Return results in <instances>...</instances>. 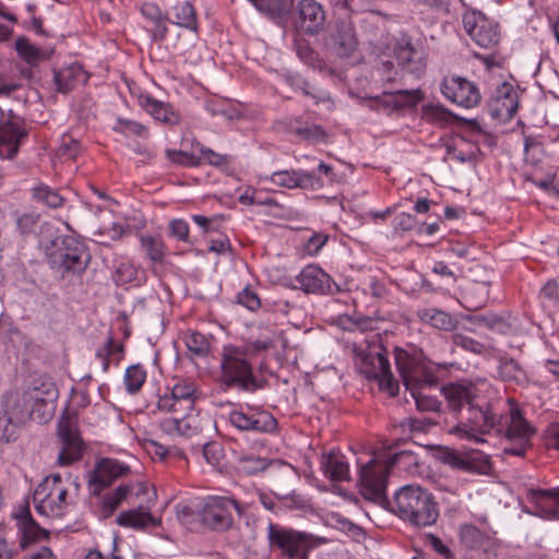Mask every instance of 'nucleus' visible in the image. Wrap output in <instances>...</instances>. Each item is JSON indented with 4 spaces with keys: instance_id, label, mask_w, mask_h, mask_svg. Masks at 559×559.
Listing matches in <instances>:
<instances>
[{
    "instance_id": "1",
    "label": "nucleus",
    "mask_w": 559,
    "mask_h": 559,
    "mask_svg": "<svg viewBox=\"0 0 559 559\" xmlns=\"http://www.w3.org/2000/svg\"><path fill=\"white\" fill-rule=\"evenodd\" d=\"M448 408L460 416L451 432L461 439L485 442L484 435H495L504 442L503 454L523 457L532 448L535 428L519 408L498 414L497 392L487 383H450L442 388Z\"/></svg>"
},
{
    "instance_id": "2",
    "label": "nucleus",
    "mask_w": 559,
    "mask_h": 559,
    "mask_svg": "<svg viewBox=\"0 0 559 559\" xmlns=\"http://www.w3.org/2000/svg\"><path fill=\"white\" fill-rule=\"evenodd\" d=\"M80 490L78 477L68 474H51L43 479L34 491L33 500L36 511L45 516L63 518Z\"/></svg>"
},
{
    "instance_id": "3",
    "label": "nucleus",
    "mask_w": 559,
    "mask_h": 559,
    "mask_svg": "<svg viewBox=\"0 0 559 559\" xmlns=\"http://www.w3.org/2000/svg\"><path fill=\"white\" fill-rule=\"evenodd\" d=\"M218 383L224 391L254 393L264 386L253 365L248 358V350L235 345H226L222 349Z\"/></svg>"
},
{
    "instance_id": "4",
    "label": "nucleus",
    "mask_w": 559,
    "mask_h": 559,
    "mask_svg": "<svg viewBox=\"0 0 559 559\" xmlns=\"http://www.w3.org/2000/svg\"><path fill=\"white\" fill-rule=\"evenodd\" d=\"M391 510L416 527L430 526L439 516L438 503L432 493L415 485L403 486L395 492Z\"/></svg>"
},
{
    "instance_id": "5",
    "label": "nucleus",
    "mask_w": 559,
    "mask_h": 559,
    "mask_svg": "<svg viewBox=\"0 0 559 559\" xmlns=\"http://www.w3.org/2000/svg\"><path fill=\"white\" fill-rule=\"evenodd\" d=\"M418 466V455L411 450H402L390 457L388 465L370 460L360 468V493L366 499L381 506H390L385 495L390 466Z\"/></svg>"
},
{
    "instance_id": "6",
    "label": "nucleus",
    "mask_w": 559,
    "mask_h": 559,
    "mask_svg": "<svg viewBox=\"0 0 559 559\" xmlns=\"http://www.w3.org/2000/svg\"><path fill=\"white\" fill-rule=\"evenodd\" d=\"M266 540L271 559H308L321 538L307 532L270 522Z\"/></svg>"
},
{
    "instance_id": "7",
    "label": "nucleus",
    "mask_w": 559,
    "mask_h": 559,
    "mask_svg": "<svg viewBox=\"0 0 559 559\" xmlns=\"http://www.w3.org/2000/svg\"><path fill=\"white\" fill-rule=\"evenodd\" d=\"M50 267L62 277L82 274L88 264L90 254L83 242L71 236L56 237L47 248Z\"/></svg>"
},
{
    "instance_id": "8",
    "label": "nucleus",
    "mask_w": 559,
    "mask_h": 559,
    "mask_svg": "<svg viewBox=\"0 0 559 559\" xmlns=\"http://www.w3.org/2000/svg\"><path fill=\"white\" fill-rule=\"evenodd\" d=\"M394 358L397 371L407 391L432 388L438 384V377L427 368L418 355H411L402 348H395Z\"/></svg>"
},
{
    "instance_id": "9",
    "label": "nucleus",
    "mask_w": 559,
    "mask_h": 559,
    "mask_svg": "<svg viewBox=\"0 0 559 559\" xmlns=\"http://www.w3.org/2000/svg\"><path fill=\"white\" fill-rule=\"evenodd\" d=\"M241 515L243 507L233 497L209 496L204 498L200 516L203 524L215 532H226L234 524L233 512Z\"/></svg>"
},
{
    "instance_id": "10",
    "label": "nucleus",
    "mask_w": 559,
    "mask_h": 559,
    "mask_svg": "<svg viewBox=\"0 0 559 559\" xmlns=\"http://www.w3.org/2000/svg\"><path fill=\"white\" fill-rule=\"evenodd\" d=\"M359 369L366 378L378 381L391 396L399 394V383L393 378L388 352L382 346L369 347L366 353H362Z\"/></svg>"
},
{
    "instance_id": "11",
    "label": "nucleus",
    "mask_w": 559,
    "mask_h": 559,
    "mask_svg": "<svg viewBox=\"0 0 559 559\" xmlns=\"http://www.w3.org/2000/svg\"><path fill=\"white\" fill-rule=\"evenodd\" d=\"M228 423L242 433H272L277 428V420L270 412L242 406L228 414Z\"/></svg>"
},
{
    "instance_id": "12",
    "label": "nucleus",
    "mask_w": 559,
    "mask_h": 559,
    "mask_svg": "<svg viewBox=\"0 0 559 559\" xmlns=\"http://www.w3.org/2000/svg\"><path fill=\"white\" fill-rule=\"evenodd\" d=\"M58 436L62 442V450L58 455V464L68 466L79 461L83 453V441L79 433L78 416L64 414L58 423Z\"/></svg>"
},
{
    "instance_id": "13",
    "label": "nucleus",
    "mask_w": 559,
    "mask_h": 559,
    "mask_svg": "<svg viewBox=\"0 0 559 559\" xmlns=\"http://www.w3.org/2000/svg\"><path fill=\"white\" fill-rule=\"evenodd\" d=\"M463 26L471 38L483 48H493L500 41L499 24L479 11L463 14Z\"/></svg>"
},
{
    "instance_id": "14",
    "label": "nucleus",
    "mask_w": 559,
    "mask_h": 559,
    "mask_svg": "<svg viewBox=\"0 0 559 559\" xmlns=\"http://www.w3.org/2000/svg\"><path fill=\"white\" fill-rule=\"evenodd\" d=\"M326 46L332 53L342 59L354 56L359 46L356 27L349 19H340L335 22L326 39Z\"/></svg>"
},
{
    "instance_id": "15",
    "label": "nucleus",
    "mask_w": 559,
    "mask_h": 559,
    "mask_svg": "<svg viewBox=\"0 0 559 559\" xmlns=\"http://www.w3.org/2000/svg\"><path fill=\"white\" fill-rule=\"evenodd\" d=\"M440 87L444 97L461 107L474 108L480 103L478 86L463 76H445Z\"/></svg>"
},
{
    "instance_id": "16",
    "label": "nucleus",
    "mask_w": 559,
    "mask_h": 559,
    "mask_svg": "<svg viewBox=\"0 0 559 559\" xmlns=\"http://www.w3.org/2000/svg\"><path fill=\"white\" fill-rule=\"evenodd\" d=\"M197 386L193 382H177L169 394L159 396L157 409L166 413H192L195 405Z\"/></svg>"
},
{
    "instance_id": "17",
    "label": "nucleus",
    "mask_w": 559,
    "mask_h": 559,
    "mask_svg": "<svg viewBox=\"0 0 559 559\" xmlns=\"http://www.w3.org/2000/svg\"><path fill=\"white\" fill-rule=\"evenodd\" d=\"M394 57L399 67L416 78H420L426 71L425 52L420 45L412 41L407 35H402L394 45Z\"/></svg>"
},
{
    "instance_id": "18",
    "label": "nucleus",
    "mask_w": 559,
    "mask_h": 559,
    "mask_svg": "<svg viewBox=\"0 0 559 559\" xmlns=\"http://www.w3.org/2000/svg\"><path fill=\"white\" fill-rule=\"evenodd\" d=\"M295 15L296 27L305 34L318 35L325 26L326 13L317 0H298Z\"/></svg>"
},
{
    "instance_id": "19",
    "label": "nucleus",
    "mask_w": 559,
    "mask_h": 559,
    "mask_svg": "<svg viewBox=\"0 0 559 559\" xmlns=\"http://www.w3.org/2000/svg\"><path fill=\"white\" fill-rule=\"evenodd\" d=\"M298 287L306 294L334 295L341 289L340 286L317 265H307L296 276Z\"/></svg>"
},
{
    "instance_id": "20",
    "label": "nucleus",
    "mask_w": 559,
    "mask_h": 559,
    "mask_svg": "<svg viewBox=\"0 0 559 559\" xmlns=\"http://www.w3.org/2000/svg\"><path fill=\"white\" fill-rule=\"evenodd\" d=\"M130 472L128 465L114 459H102L88 476V487L93 495L98 496L109 487L117 478Z\"/></svg>"
},
{
    "instance_id": "21",
    "label": "nucleus",
    "mask_w": 559,
    "mask_h": 559,
    "mask_svg": "<svg viewBox=\"0 0 559 559\" xmlns=\"http://www.w3.org/2000/svg\"><path fill=\"white\" fill-rule=\"evenodd\" d=\"M271 181L278 187L294 189L318 190L323 188L324 181L316 171L306 170H280L271 175Z\"/></svg>"
},
{
    "instance_id": "22",
    "label": "nucleus",
    "mask_w": 559,
    "mask_h": 559,
    "mask_svg": "<svg viewBox=\"0 0 559 559\" xmlns=\"http://www.w3.org/2000/svg\"><path fill=\"white\" fill-rule=\"evenodd\" d=\"M519 108V97L513 85L503 82L497 87L493 99L490 103V115L500 120H510Z\"/></svg>"
},
{
    "instance_id": "23",
    "label": "nucleus",
    "mask_w": 559,
    "mask_h": 559,
    "mask_svg": "<svg viewBox=\"0 0 559 559\" xmlns=\"http://www.w3.org/2000/svg\"><path fill=\"white\" fill-rule=\"evenodd\" d=\"M173 416L159 423L163 432L169 436L191 438L201 432L198 418L192 413H171Z\"/></svg>"
},
{
    "instance_id": "24",
    "label": "nucleus",
    "mask_w": 559,
    "mask_h": 559,
    "mask_svg": "<svg viewBox=\"0 0 559 559\" xmlns=\"http://www.w3.org/2000/svg\"><path fill=\"white\" fill-rule=\"evenodd\" d=\"M26 135L27 132L17 122H0V157L13 158L19 152L21 140Z\"/></svg>"
},
{
    "instance_id": "25",
    "label": "nucleus",
    "mask_w": 559,
    "mask_h": 559,
    "mask_svg": "<svg viewBox=\"0 0 559 559\" xmlns=\"http://www.w3.org/2000/svg\"><path fill=\"white\" fill-rule=\"evenodd\" d=\"M416 314L420 322L444 332H453L460 324L456 317L438 308L418 309Z\"/></svg>"
},
{
    "instance_id": "26",
    "label": "nucleus",
    "mask_w": 559,
    "mask_h": 559,
    "mask_svg": "<svg viewBox=\"0 0 559 559\" xmlns=\"http://www.w3.org/2000/svg\"><path fill=\"white\" fill-rule=\"evenodd\" d=\"M139 103L157 121L171 126L180 122L179 114L174 110L170 104L157 100L148 95L141 96Z\"/></svg>"
},
{
    "instance_id": "27",
    "label": "nucleus",
    "mask_w": 559,
    "mask_h": 559,
    "mask_svg": "<svg viewBox=\"0 0 559 559\" xmlns=\"http://www.w3.org/2000/svg\"><path fill=\"white\" fill-rule=\"evenodd\" d=\"M58 396V390L55 383L51 381L43 382L40 386L34 385L23 394L25 404H31L27 407V413L33 416L36 412V407L46 406L47 402H53Z\"/></svg>"
},
{
    "instance_id": "28",
    "label": "nucleus",
    "mask_w": 559,
    "mask_h": 559,
    "mask_svg": "<svg viewBox=\"0 0 559 559\" xmlns=\"http://www.w3.org/2000/svg\"><path fill=\"white\" fill-rule=\"evenodd\" d=\"M530 496L542 516L550 519L559 516V486L551 489H532Z\"/></svg>"
},
{
    "instance_id": "29",
    "label": "nucleus",
    "mask_w": 559,
    "mask_h": 559,
    "mask_svg": "<svg viewBox=\"0 0 559 559\" xmlns=\"http://www.w3.org/2000/svg\"><path fill=\"white\" fill-rule=\"evenodd\" d=\"M321 468L330 480L344 481L349 478V466L340 451L332 450L321 459Z\"/></svg>"
},
{
    "instance_id": "30",
    "label": "nucleus",
    "mask_w": 559,
    "mask_h": 559,
    "mask_svg": "<svg viewBox=\"0 0 559 559\" xmlns=\"http://www.w3.org/2000/svg\"><path fill=\"white\" fill-rule=\"evenodd\" d=\"M286 126L288 132L309 143H324L328 140V133L321 126L304 122L300 118L289 119Z\"/></svg>"
},
{
    "instance_id": "31",
    "label": "nucleus",
    "mask_w": 559,
    "mask_h": 559,
    "mask_svg": "<svg viewBox=\"0 0 559 559\" xmlns=\"http://www.w3.org/2000/svg\"><path fill=\"white\" fill-rule=\"evenodd\" d=\"M241 462H252L253 466L250 468V472H258L266 469L270 473L271 477L281 476L285 480H294L296 478V472L293 465L284 461H270L265 462L264 459L261 457H248L242 459Z\"/></svg>"
},
{
    "instance_id": "32",
    "label": "nucleus",
    "mask_w": 559,
    "mask_h": 559,
    "mask_svg": "<svg viewBox=\"0 0 559 559\" xmlns=\"http://www.w3.org/2000/svg\"><path fill=\"white\" fill-rule=\"evenodd\" d=\"M489 288L486 283H469L462 293L461 305L468 311H476L484 307L488 300Z\"/></svg>"
},
{
    "instance_id": "33",
    "label": "nucleus",
    "mask_w": 559,
    "mask_h": 559,
    "mask_svg": "<svg viewBox=\"0 0 559 559\" xmlns=\"http://www.w3.org/2000/svg\"><path fill=\"white\" fill-rule=\"evenodd\" d=\"M261 13L273 21L284 20L293 10V0H248Z\"/></svg>"
},
{
    "instance_id": "34",
    "label": "nucleus",
    "mask_w": 559,
    "mask_h": 559,
    "mask_svg": "<svg viewBox=\"0 0 559 559\" xmlns=\"http://www.w3.org/2000/svg\"><path fill=\"white\" fill-rule=\"evenodd\" d=\"M140 11L154 25L153 38L157 40L164 39L168 33V27L166 26L168 19L163 14L160 8L153 2H145L141 5Z\"/></svg>"
},
{
    "instance_id": "35",
    "label": "nucleus",
    "mask_w": 559,
    "mask_h": 559,
    "mask_svg": "<svg viewBox=\"0 0 559 559\" xmlns=\"http://www.w3.org/2000/svg\"><path fill=\"white\" fill-rule=\"evenodd\" d=\"M84 75L82 67L78 63H72L69 67L61 68L53 71V81L56 90L61 93H67L74 88L75 84Z\"/></svg>"
},
{
    "instance_id": "36",
    "label": "nucleus",
    "mask_w": 559,
    "mask_h": 559,
    "mask_svg": "<svg viewBox=\"0 0 559 559\" xmlns=\"http://www.w3.org/2000/svg\"><path fill=\"white\" fill-rule=\"evenodd\" d=\"M117 523L120 526L131 527L134 530H142L147 526H156L158 523L150 512L143 509H133L120 513L117 518Z\"/></svg>"
},
{
    "instance_id": "37",
    "label": "nucleus",
    "mask_w": 559,
    "mask_h": 559,
    "mask_svg": "<svg viewBox=\"0 0 559 559\" xmlns=\"http://www.w3.org/2000/svg\"><path fill=\"white\" fill-rule=\"evenodd\" d=\"M175 19L169 20L173 24L198 33V15L193 4L190 1L178 2L174 8Z\"/></svg>"
},
{
    "instance_id": "38",
    "label": "nucleus",
    "mask_w": 559,
    "mask_h": 559,
    "mask_svg": "<svg viewBox=\"0 0 559 559\" xmlns=\"http://www.w3.org/2000/svg\"><path fill=\"white\" fill-rule=\"evenodd\" d=\"M466 319L478 326H485L499 334H509L513 330L512 324L507 319L495 313L469 314Z\"/></svg>"
},
{
    "instance_id": "39",
    "label": "nucleus",
    "mask_w": 559,
    "mask_h": 559,
    "mask_svg": "<svg viewBox=\"0 0 559 559\" xmlns=\"http://www.w3.org/2000/svg\"><path fill=\"white\" fill-rule=\"evenodd\" d=\"M183 342L191 356L204 359L211 353V340L198 331H187L183 335Z\"/></svg>"
},
{
    "instance_id": "40",
    "label": "nucleus",
    "mask_w": 559,
    "mask_h": 559,
    "mask_svg": "<svg viewBox=\"0 0 559 559\" xmlns=\"http://www.w3.org/2000/svg\"><path fill=\"white\" fill-rule=\"evenodd\" d=\"M32 197L48 207L59 209L64 204V198L55 189L45 183H38L32 189Z\"/></svg>"
},
{
    "instance_id": "41",
    "label": "nucleus",
    "mask_w": 559,
    "mask_h": 559,
    "mask_svg": "<svg viewBox=\"0 0 559 559\" xmlns=\"http://www.w3.org/2000/svg\"><path fill=\"white\" fill-rule=\"evenodd\" d=\"M146 379V371L142 365L136 364L127 368L124 373V384L128 393H138Z\"/></svg>"
},
{
    "instance_id": "42",
    "label": "nucleus",
    "mask_w": 559,
    "mask_h": 559,
    "mask_svg": "<svg viewBox=\"0 0 559 559\" xmlns=\"http://www.w3.org/2000/svg\"><path fill=\"white\" fill-rule=\"evenodd\" d=\"M498 372L503 381L519 383L525 379L524 370L513 358L501 359Z\"/></svg>"
},
{
    "instance_id": "43",
    "label": "nucleus",
    "mask_w": 559,
    "mask_h": 559,
    "mask_svg": "<svg viewBox=\"0 0 559 559\" xmlns=\"http://www.w3.org/2000/svg\"><path fill=\"white\" fill-rule=\"evenodd\" d=\"M361 103L365 104L371 110L382 111L388 115L395 111L393 94L389 92H384L381 95L377 96L364 97L361 98Z\"/></svg>"
},
{
    "instance_id": "44",
    "label": "nucleus",
    "mask_w": 559,
    "mask_h": 559,
    "mask_svg": "<svg viewBox=\"0 0 559 559\" xmlns=\"http://www.w3.org/2000/svg\"><path fill=\"white\" fill-rule=\"evenodd\" d=\"M21 546L24 548L27 544L45 539L48 537V532L41 528L33 519H26L22 524Z\"/></svg>"
},
{
    "instance_id": "45",
    "label": "nucleus",
    "mask_w": 559,
    "mask_h": 559,
    "mask_svg": "<svg viewBox=\"0 0 559 559\" xmlns=\"http://www.w3.org/2000/svg\"><path fill=\"white\" fill-rule=\"evenodd\" d=\"M141 247L147 258L156 263L162 262L165 257V247L160 239L153 236H141Z\"/></svg>"
},
{
    "instance_id": "46",
    "label": "nucleus",
    "mask_w": 559,
    "mask_h": 559,
    "mask_svg": "<svg viewBox=\"0 0 559 559\" xmlns=\"http://www.w3.org/2000/svg\"><path fill=\"white\" fill-rule=\"evenodd\" d=\"M393 94V102L395 103V110H400L406 107L417 106L424 98V94L420 90H401Z\"/></svg>"
},
{
    "instance_id": "47",
    "label": "nucleus",
    "mask_w": 559,
    "mask_h": 559,
    "mask_svg": "<svg viewBox=\"0 0 559 559\" xmlns=\"http://www.w3.org/2000/svg\"><path fill=\"white\" fill-rule=\"evenodd\" d=\"M466 472L476 474H488L491 463L487 455L481 452L465 453Z\"/></svg>"
},
{
    "instance_id": "48",
    "label": "nucleus",
    "mask_w": 559,
    "mask_h": 559,
    "mask_svg": "<svg viewBox=\"0 0 559 559\" xmlns=\"http://www.w3.org/2000/svg\"><path fill=\"white\" fill-rule=\"evenodd\" d=\"M166 157L175 165L183 167H198L202 165V158L198 157L192 153H188L181 150H166Z\"/></svg>"
},
{
    "instance_id": "49",
    "label": "nucleus",
    "mask_w": 559,
    "mask_h": 559,
    "mask_svg": "<svg viewBox=\"0 0 559 559\" xmlns=\"http://www.w3.org/2000/svg\"><path fill=\"white\" fill-rule=\"evenodd\" d=\"M82 151L81 143L64 134L61 138V142L56 151V155L63 159H75Z\"/></svg>"
},
{
    "instance_id": "50",
    "label": "nucleus",
    "mask_w": 559,
    "mask_h": 559,
    "mask_svg": "<svg viewBox=\"0 0 559 559\" xmlns=\"http://www.w3.org/2000/svg\"><path fill=\"white\" fill-rule=\"evenodd\" d=\"M114 130L123 134H132L140 138L148 136V131L145 126L130 119L119 118L117 120V124L114 127Z\"/></svg>"
},
{
    "instance_id": "51",
    "label": "nucleus",
    "mask_w": 559,
    "mask_h": 559,
    "mask_svg": "<svg viewBox=\"0 0 559 559\" xmlns=\"http://www.w3.org/2000/svg\"><path fill=\"white\" fill-rule=\"evenodd\" d=\"M295 50L299 59L309 67L316 68L320 63L319 53L306 40H295Z\"/></svg>"
},
{
    "instance_id": "52",
    "label": "nucleus",
    "mask_w": 559,
    "mask_h": 559,
    "mask_svg": "<svg viewBox=\"0 0 559 559\" xmlns=\"http://www.w3.org/2000/svg\"><path fill=\"white\" fill-rule=\"evenodd\" d=\"M123 352L122 344L116 343L112 336H109L104 346L97 352L96 356L102 359L103 371H107L110 365V357Z\"/></svg>"
},
{
    "instance_id": "53",
    "label": "nucleus",
    "mask_w": 559,
    "mask_h": 559,
    "mask_svg": "<svg viewBox=\"0 0 559 559\" xmlns=\"http://www.w3.org/2000/svg\"><path fill=\"white\" fill-rule=\"evenodd\" d=\"M15 50L21 58L27 63H34L38 60L39 51L31 44L29 39L25 36H20L15 40Z\"/></svg>"
},
{
    "instance_id": "54",
    "label": "nucleus",
    "mask_w": 559,
    "mask_h": 559,
    "mask_svg": "<svg viewBox=\"0 0 559 559\" xmlns=\"http://www.w3.org/2000/svg\"><path fill=\"white\" fill-rule=\"evenodd\" d=\"M409 393L420 412H438L440 409V402L437 397L425 394L420 390L409 391Z\"/></svg>"
},
{
    "instance_id": "55",
    "label": "nucleus",
    "mask_w": 559,
    "mask_h": 559,
    "mask_svg": "<svg viewBox=\"0 0 559 559\" xmlns=\"http://www.w3.org/2000/svg\"><path fill=\"white\" fill-rule=\"evenodd\" d=\"M199 150H200V158H202V164H209L211 166L221 167V166H227L231 158L229 155L226 154H219L214 152L213 150L205 147L198 143Z\"/></svg>"
},
{
    "instance_id": "56",
    "label": "nucleus",
    "mask_w": 559,
    "mask_h": 559,
    "mask_svg": "<svg viewBox=\"0 0 559 559\" xmlns=\"http://www.w3.org/2000/svg\"><path fill=\"white\" fill-rule=\"evenodd\" d=\"M40 215L36 212H27L16 215V230L21 235H29L35 231Z\"/></svg>"
},
{
    "instance_id": "57",
    "label": "nucleus",
    "mask_w": 559,
    "mask_h": 559,
    "mask_svg": "<svg viewBox=\"0 0 559 559\" xmlns=\"http://www.w3.org/2000/svg\"><path fill=\"white\" fill-rule=\"evenodd\" d=\"M130 490V485L118 486L114 491H111L104 498V508L110 512H114L119 507V504L127 498Z\"/></svg>"
},
{
    "instance_id": "58",
    "label": "nucleus",
    "mask_w": 559,
    "mask_h": 559,
    "mask_svg": "<svg viewBox=\"0 0 559 559\" xmlns=\"http://www.w3.org/2000/svg\"><path fill=\"white\" fill-rule=\"evenodd\" d=\"M440 460L451 468L466 472L465 454L463 453L452 449H445L440 453Z\"/></svg>"
},
{
    "instance_id": "59",
    "label": "nucleus",
    "mask_w": 559,
    "mask_h": 559,
    "mask_svg": "<svg viewBox=\"0 0 559 559\" xmlns=\"http://www.w3.org/2000/svg\"><path fill=\"white\" fill-rule=\"evenodd\" d=\"M248 350V358L255 357L261 353L267 352L275 347L274 341L270 337L258 338L241 346Z\"/></svg>"
},
{
    "instance_id": "60",
    "label": "nucleus",
    "mask_w": 559,
    "mask_h": 559,
    "mask_svg": "<svg viewBox=\"0 0 559 559\" xmlns=\"http://www.w3.org/2000/svg\"><path fill=\"white\" fill-rule=\"evenodd\" d=\"M236 301L250 311H254L261 306L259 296L249 287L243 288L240 293L237 294Z\"/></svg>"
},
{
    "instance_id": "61",
    "label": "nucleus",
    "mask_w": 559,
    "mask_h": 559,
    "mask_svg": "<svg viewBox=\"0 0 559 559\" xmlns=\"http://www.w3.org/2000/svg\"><path fill=\"white\" fill-rule=\"evenodd\" d=\"M418 221L415 216L408 213H399L393 219L394 230L401 231H415L417 230Z\"/></svg>"
},
{
    "instance_id": "62",
    "label": "nucleus",
    "mask_w": 559,
    "mask_h": 559,
    "mask_svg": "<svg viewBox=\"0 0 559 559\" xmlns=\"http://www.w3.org/2000/svg\"><path fill=\"white\" fill-rule=\"evenodd\" d=\"M423 115L429 121L443 122L448 121L450 112L441 105L429 104L423 106Z\"/></svg>"
},
{
    "instance_id": "63",
    "label": "nucleus",
    "mask_w": 559,
    "mask_h": 559,
    "mask_svg": "<svg viewBox=\"0 0 559 559\" xmlns=\"http://www.w3.org/2000/svg\"><path fill=\"white\" fill-rule=\"evenodd\" d=\"M274 495L277 499L285 501L286 507H288L290 509L301 510L308 506L305 497H302L301 495L295 493V491H293V490L287 491V492L275 491Z\"/></svg>"
},
{
    "instance_id": "64",
    "label": "nucleus",
    "mask_w": 559,
    "mask_h": 559,
    "mask_svg": "<svg viewBox=\"0 0 559 559\" xmlns=\"http://www.w3.org/2000/svg\"><path fill=\"white\" fill-rule=\"evenodd\" d=\"M170 236L179 241H189V225L185 219L176 218L169 223Z\"/></svg>"
}]
</instances>
